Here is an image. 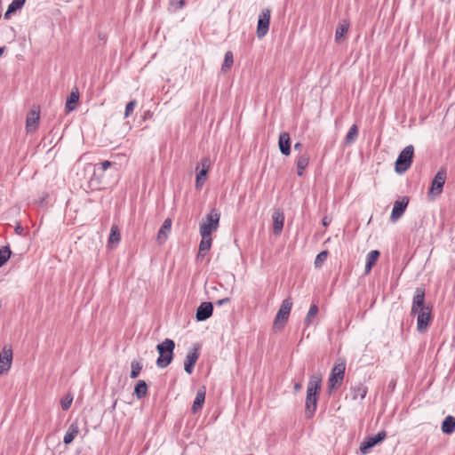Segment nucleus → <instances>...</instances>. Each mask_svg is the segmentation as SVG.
I'll use <instances>...</instances> for the list:
<instances>
[{
	"label": "nucleus",
	"instance_id": "nucleus-1",
	"mask_svg": "<svg viewBox=\"0 0 455 455\" xmlns=\"http://www.w3.org/2000/svg\"><path fill=\"white\" fill-rule=\"evenodd\" d=\"M322 380L323 379L320 373L314 374L309 378L305 403V415L307 419H311L316 411L317 395L322 388Z\"/></svg>",
	"mask_w": 455,
	"mask_h": 455
},
{
	"label": "nucleus",
	"instance_id": "nucleus-2",
	"mask_svg": "<svg viewBox=\"0 0 455 455\" xmlns=\"http://www.w3.org/2000/svg\"><path fill=\"white\" fill-rule=\"evenodd\" d=\"M175 348V342L171 339H165L163 342L156 346V350L159 354L156 359V365L161 368H166L173 360V350Z\"/></svg>",
	"mask_w": 455,
	"mask_h": 455
},
{
	"label": "nucleus",
	"instance_id": "nucleus-3",
	"mask_svg": "<svg viewBox=\"0 0 455 455\" xmlns=\"http://www.w3.org/2000/svg\"><path fill=\"white\" fill-rule=\"evenodd\" d=\"M220 210L213 208L211 212L205 215L200 224L199 232L200 235L207 236L212 235V232L216 231L220 226Z\"/></svg>",
	"mask_w": 455,
	"mask_h": 455
},
{
	"label": "nucleus",
	"instance_id": "nucleus-4",
	"mask_svg": "<svg viewBox=\"0 0 455 455\" xmlns=\"http://www.w3.org/2000/svg\"><path fill=\"white\" fill-rule=\"evenodd\" d=\"M414 156V147L409 145L405 147L398 155L395 164V171L398 174L404 173L411 165Z\"/></svg>",
	"mask_w": 455,
	"mask_h": 455
},
{
	"label": "nucleus",
	"instance_id": "nucleus-5",
	"mask_svg": "<svg viewBox=\"0 0 455 455\" xmlns=\"http://www.w3.org/2000/svg\"><path fill=\"white\" fill-rule=\"evenodd\" d=\"M345 371L346 363L344 361H340L334 364L328 379V391L330 394L341 386L345 375Z\"/></svg>",
	"mask_w": 455,
	"mask_h": 455
},
{
	"label": "nucleus",
	"instance_id": "nucleus-6",
	"mask_svg": "<svg viewBox=\"0 0 455 455\" xmlns=\"http://www.w3.org/2000/svg\"><path fill=\"white\" fill-rule=\"evenodd\" d=\"M426 292L422 287L416 288L412 298L411 315H415L417 312H421L432 308V306L425 302Z\"/></svg>",
	"mask_w": 455,
	"mask_h": 455
},
{
	"label": "nucleus",
	"instance_id": "nucleus-7",
	"mask_svg": "<svg viewBox=\"0 0 455 455\" xmlns=\"http://www.w3.org/2000/svg\"><path fill=\"white\" fill-rule=\"evenodd\" d=\"M292 307V301L290 298L283 300L281 307L275 315L274 321V328L281 330L284 326V323L288 320L291 309Z\"/></svg>",
	"mask_w": 455,
	"mask_h": 455
},
{
	"label": "nucleus",
	"instance_id": "nucleus-8",
	"mask_svg": "<svg viewBox=\"0 0 455 455\" xmlns=\"http://www.w3.org/2000/svg\"><path fill=\"white\" fill-rule=\"evenodd\" d=\"M270 10L264 9L259 15L258 25H257V36L259 38L264 37L269 29L270 24Z\"/></svg>",
	"mask_w": 455,
	"mask_h": 455
},
{
	"label": "nucleus",
	"instance_id": "nucleus-9",
	"mask_svg": "<svg viewBox=\"0 0 455 455\" xmlns=\"http://www.w3.org/2000/svg\"><path fill=\"white\" fill-rule=\"evenodd\" d=\"M447 178V172L444 168H441L437 173L435 174L434 180H432V185L430 188V193L435 196H439L443 192V188Z\"/></svg>",
	"mask_w": 455,
	"mask_h": 455
},
{
	"label": "nucleus",
	"instance_id": "nucleus-10",
	"mask_svg": "<svg viewBox=\"0 0 455 455\" xmlns=\"http://www.w3.org/2000/svg\"><path fill=\"white\" fill-rule=\"evenodd\" d=\"M415 315H417V331L419 333H425L432 322V308L417 312Z\"/></svg>",
	"mask_w": 455,
	"mask_h": 455
},
{
	"label": "nucleus",
	"instance_id": "nucleus-11",
	"mask_svg": "<svg viewBox=\"0 0 455 455\" xmlns=\"http://www.w3.org/2000/svg\"><path fill=\"white\" fill-rule=\"evenodd\" d=\"M387 436L385 431H380L373 436H369L360 444V451L363 454H367L371 448L382 442Z\"/></svg>",
	"mask_w": 455,
	"mask_h": 455
},
{
	"label": "nucleus",
	"instance_id": "nucleus-12",
	"mask_svg": "<svg viewBox=\"0 0 455 455\" xmlns=\"http://www.w3.org/2000/svg\"><path fill=\"white\" fill-rule=\"evenodd\" d=\"M209 167H210V158L209 157L202 158L199 165L196 168V170L201 168L200 171L196 173V188L197 189H200L203 187V185L204 184V182L206 180L207 172L209 171Z\"/></svg>",
	"mask_w": 455,
	"mask_h": 455
},
{
	"label": "nucleus",
	"instance_id": "nucleus-13",
	"mask_svg": "<svg viewBox=\"0 0 455 455\" xmlns=\"http://www.w3.org/2000/svg\"><path fill=\"white\" fill-rule=\"evenodd\" d=\"M12 363V350L4 347L0 352V376L8 372Z\"/></svg>",
	"mask_w": 455,
	"mask_h": 455
},
{
	"label": "nucleus",
	"instance_id": "nucleus-14",
	"mask_svg": "<svg viewBox=\"0 0 455 455\" xmlns=\"http://www.w3.org/2000/svg\"><path fill=\"white\" fill-rule=\"evenodd\" d=\"M199 349L200 346L198 344L194 345L192 351L185 358L184 370L188 374H191L194 371V367L200 356Z\"/></svg>",
	"mask_w": 455,
	"mask_h": 455
},
{
	"label": "nucleus",
	"instance_id": "nucleus-15",
	"mask_svg": "<svg viewBox=\"0 0 455 455\" xmlns=\"http://www.w3.org/2000/svg\"><path fill=\"white\" fill-rule=\"evenodd\" d=\"M409 204V198L406 196H403L402 200H397L395 202L392 212L390 215V220L392 222H395L397 220H399L403 214L404 213L407 205Z\"/></svg>",
	"mask_w": 455,
	"mask_h": 455
},
{
	"label": "nucleus",
	"instance_id": "nucleus-16",
	"mask_svg": "<svg viewBox=\"0 0 455 455\" xmlns=\"http://www.w3.org/2000/svg\"><path fill=\"white\" fill-rule=\"evenodd\" d=\"M213 305L212 302H202L196 309V318L198 322L207 320L212 315Z\"/></svg>",
	"mask_w": 455,
	"mask_h": 455
},
{
	"label": "nucleus",
	"instance_id": "nucleus-17",
	"mask_svg": "<svg viewBox=\"0 0 455 455\" xmlns=\"http://www.w3.org/2000/svg\"><path fill=\"white\" fill-rule=\"evenodd\" d=\"M201 235L202 239H201V242L199 244L198 253L196 255L197 261L203 260L204 256L210 251V249L212 247V235H210V236H207L204 235Z\"/></svg>",
	"mask_w": 455,
	"mask_h": 455
},
{
	"label": "nucleus",
	"instance_id": "nucleus-18",
	"mask_svg": "<svg viewBox=\"0 0 455 455\" xmlns=\"http://www.w3.org/2000/svg\"><path fill=\"white\" fill-rule=\"evenodd\" d=\"M278 147L283 156L291 155V138L286 132H281L278 138Z\"/></svg>",
	"mask_w": 455,
	"mask_h": 455
},
{
	"label": "nucleus",
	"instance_id": "nucleus-19",
	"mask_svg": "<svg viewBox=\"0 0 455 455\" xmlns=\"http://www.w3.org/2000/svg\"><path fill=\"white\" fill-rule=\"evenodd\" d=\"M273 219V232L275 235H280L282 233L283 223H284V214L281 210H276L272 214Z\"/></svg>",
	"mask_w": 455,
	"mask_h": 455
},
{
	"label": "nucleus",
	"instance_id": "nucleus-20",
	"mask_svg": "<svg viewBox=\"0 0 455 455\" xmlns=\"http://www.w3.org/2000/svg\"><path fill=\"white\" fill-rule=\"evenodd\" d=\"M39 118V111L34 109L29 111L26 119V131L28 133L34 132L37 128Z\"/></svg>",
	"mask_w": 455,
	"mask_h": 455
},
{
	"label": "nucleus",
	"instance_id": "nucleus-21",
	"mask_svg": "<svg viewBox=\"0 0 455 455\" xmlns=\"http://www.w3.org/2000/svg\"><path fill=\"white\" fill-rule=\"evenodd\" d=\"M310 156L307 153L300 154L296 158L297 175L302 176L305 169L307 167Z\"/></svg>",
	"mask_w": 455,
	"mask_h": 455
},
{
	"label": "nucleus",
	"instance_id": "nucleus-22",
	"mask_svg": "<svg viewBox=\"0 0 455 455\" xmlns=\"http://www.w3.org/2000/svg\"><path fill=\"white\" fill-rule=\"evenodd\" d=\"M205 387H202L197 390L196 398L191 408L193 413H196L198 411L202 409L205 400Z\"/></svg>",
	"mask_w": 455,
	"mask_h": 455
},
{
	"label": "nucleus",
	"instance_id": "nucleus-23",
	"mask_svg": "<svg viewBox=\"0 0 455 455\" xmlns=\"http://www.w3.org/2000/svg\"><path fill=\"white\" fill-rule=\"evenodd\" d=\"M171 228H172V220L168 218L164 221L160 229L158 230V233H157L158 243L162 244L167 240L168 233L171 231Z\"/></svg>",
	"mask_w": 455,
	"mask_h": 455
},
{
	"label": "nucleus",
	"instance_id": "nucleus-24",
	"mask_svg": "<svg viewBox=\"0 0 455 455\" xmlns=\"http://www.w3.org/2000/svg\"><path fill=\"white\" fill-rule=\"evenodd\" d=\"M78 100H79V92L76 88L75 90H73L71 92V93L69 94V96L67 99L66 105H65L66 112L68 113V112L75 110L76 108V104L78 103Z\"/></svg>",
	"mask_w": 455,
	"mask_h": 455
},
{
	"label": "nucleus",
	"instance_id": "nucleus-25",
	"mask_svg": "<svg viewBox=\"0 0 455 455\" xmlns=\"http://www.w3.org/2000/svg\"><path fill=\"white\" fill-rule=\"evenodd\" d=\"M379 251L378 250L371 251L366 256V264H365V275L369 274L372 268V267L376 264L379 257Z\"/></svg>",
	"mask_w": 455,
	"mask_h": 455
},
{
	"label": "nucleus",
	"instance_id": "nucleus-26",
	"mask_svg": "<svg viewBox=\"0 0 455 455\" xmlns=\"http://www.w3.org/2000/svg\"><path fill=\"white\" fill-rule=\"evenodd\" d=\"M441 429H442L443 433H444L446 435H451L452 433H454L455 432V417L451 416V415L445 417V419H443V421L442 423Z\"/></svg>",
	"mask_w": 455,
	"mask_h": 455
},
{
	"label": "nucleus",
	"instance_id": "nucleus-27",
	"mask_svg": "<svg viewBox=\"0 0 455 455\" xmlns=\"http://www.w3.org/2000/svg\"><path fill=\"white\" fill-rule=\"evenodd\" d=\"M351 391L354 400L357 399L358 397L360 399H363L368 392V387L363 383H358L351 388Z\"/></svg>",
	"mask_w": 455,
	"mask_h": 455
},
{
	"label": "nucleus",
	"instance_id": "nucleus-28",
	"mask_svg": "<svg viewBox=\"0 0 455 455\" xmlns=\"http://www.w3.org/2000/svg\"><path fill=\"white\" fill-rule=\"evenodd\" d=\"M79 433V428L77 427V425L76 424H71L66 433V435H64V438H63V443L65 444H69L73 442V440L76 438V436L78 435Z\"/></svg>",
	"mask_w": 455,
	"mask_h": 455
},
{
	"label": "nucleus",
	"instance_id": "nucleus-29",
	"mask_svg": "<svg viewBox=\"0 0 455 455\" xmlns=\"http://www.w3.org/2000/svg\"><path fill=\"white\" fill-rule=\"evenodd\" d=\"M121 240V235L119 228L116 225H112L110 228V235L108 238V245L113 247V245H117Z\"/></svg>",
	"mask_w": 455,
	"mask_h": 455
},
{
	"label": "nucleus",
	"instance_id": "nucleus-30",
	"mask_svg": "<svg viewBox=\"0 0 455 455\" xmlns=\"http://www.w3.org/2000/svg\"><path fill=\"white\" fill-rule=\"evenodd\" d=\"M148 394V385L145 380H139L134 387V395L138 399L144 398Z\"/></svg>",
	"mask_w": 455,
	"mask_h": 455
},
{
	"label": "nucleus",
	"instance_id": "nucleus-31",
	"mask_svg": "<svg viewBox=\"0 0 455 455\" xmlns=\"http://www.w3.org/2000/svg\"><path fill=\"white\" fill-rule=\"evenodd\" d=\"M349 28V22L344 20L342 23H339L335 31V40L336 42H339L345 35L347 33Z\"/></svg>",
	"mask_w": 455,
	"mask_h": 455
},
{
	"label": "nucleus",
	"instance_id": "nucleus-32",
	"mask_svg": "<svg viewBox=\"0 0 455 455\" xmlns=\"http://www.w3.org/2000/svg\"><path fill=\"white\" fill-rule=\"evenodd\" d=\"M357 137H358V127L356 124H353L349 128V130L345 137L346 145H351L352 143H354L356 140Z\"/></svg>",
	"mask_w": 455,
	"mask_h": 455
},
{
	"label": "nucleus",
	"instance_id": "nucleus-33",
	"mask_svg": "<svg viewBox=\"0 0 455 455\" xmlns=\"http://www.w3.org/2000/svg\"><path fill=\"white\" fill-rule=\"evenodd\" d=\"M103 173L100 171H97L96 167H93V173L89 180V184L91 187H99L102 184Z\"/></svg>",
	"mask_w": 455,
	"mask_h": 455
},
{
	"label": "nucleus",
	"instance_id": "nucleus-34",
	"mask_svg": "<svg viewBox=\"0 0 455 455\" xmlns=\"http://www.w3.org/2000/svg\"><path fill=\"white\" fill-rule=\"evenodd\" d=\"M318 306L316 304H312L309 307V310L305 317L304 323L307 326H309L313 321V319L316 316L318 313Z\"/></svg>",
	"mask_w": 455,
	"mask_h": 455
},
{
	"label": "nucleus",
	"instance_id": "nucleus-35",
	"mask_svg": "<svg viewBox=\"0 0 455 455\" xmlns=\"http://www.w3.org/2000/svg\"><path fill=\"white\" fill-rule=\"evenodd\" d=\"M233 63H234V56H233V52H230V51H228L226 53H225V57H224V61H223V64H222V67H221V70L222 72H227L228 69L231 68V67L233 66Z\"/></svg>",
	"mask_w": 455,
	"mask_h": 455
},
{
	"label": "nucleus",
	"instance_id": "nucleus-36",
	"mask_svg": "<svg viewBox=\"0 0 455 455\" xmlns=\"http://www.w3.org/2000/svg\"><path fill=\"white\" fill-rule=\"evenodd\" d=\"M142 363L140 362V361H137V360H133L132 361L131 363V373H130V377L132 379H136L138 378V376L140 375L141 370H142Z\"/></svg>",
	"mask_w": 455,
	"mask_h": 455
},
{
	"label": "nucleus",
	"instance_id": "nucleus-37",
	"mask_svg": "<svg viewBox=\"0 0 455 455\" xmlns=\"http://www.w3.org/2000/svg\"><path fill=\"white\" fill-rule=\"evenodd\" d=\"M12 255V251L9 246H4L0 249V267L5 264Z\"/></svg>",
	"mask_w": 455,
	"mask_h": 455
},
{
	"label": "nucleus",
	"instance_id": "nucleus-38",
	"mask_svg": "<svg viewBox=\"0 0 455 455\" xmlns=\"http://www.w3.org/2000/svg\"><path fill=\"white\" fill-rule=\"evenodd\" d=\"M328 257V251H322L317 254L315 259V267H321L324 261L327 259Z\"/></svg>",
	"mask_w": 455,
	"mask_h": 455
},
{
	"label": "nucleus",
	"instance_id": "nucleus-39",
	"mask_svg": "<svg viewBox=\"0 0 455 455\" xmlns=\"http://www.w3.org/2000/svg\"><path fill=\"white\" fill-rule=\"evenodd\" d=\"M25 2L26 0H12L8 6L9 12H15L20 10L25 4Z\"/></svg>",
	"mask_w": 455,
	"mask_h": 455
},
{
	"label": "nucleus",
	"instance_id": "nucleus-40",
	"mask_svg": "<svg viewBox=\"0 0 455 455\" xmlns=\"http://www.w3.org/2000/svg\"><path fill=\"white\" fill-rule=\"evenodd\" d=\"M185 4H186L185 0H177V1L172 0L170 2V7L168 10L172 12H174L179 9H182L185 6Z\"/></svg>",
	"mask_w": 455,
	"mask_h": 455
},
{
	"label": "nucleus",
	"instance_id": "nucleus-41",
	"mask_svg": "<svg viewBox=\"0 0 455 455\" xmlns=\"http://www.w3.org/2000/svg\"><path fill=\"white\" fill-rule=\"evenodd\" d=\"M136 106H137L136 100H132L126 104L125 110H124V118H127L132 115V113L134 111V108Z\"/></svg>",
	"mask_w": 455,
	"mask_h": 455
},
{
	"label": "nucleus",
	"instance_id": "nucleus-42",
	"mask_svg": "<svg viewBox=\"0 0 455 455\" xmlns=\"http://www.w3.org/2000/svg\"><path fill=\"white\" fill-rule=\"evenodd\" d=\"M73 402V397L70 395H67L61 399L60 404L63 411H67L70 408Z\"/></svg>",
	"mask_w": 455,
	"mask_h": 455
},
{
	"label": "nucleus",
	"instance_id": "nucleus-43",
	"mask_svg": "<svg viewBox=\"0 0 455 455\" xmlns=\"http://www.w3.org/2000/svg\"><path fill=\"white\" fill-rule=\"evenodd\" d=\"M113 164H114V163L106 160L100 164H94L93 167H96L97 171H100V172H104L108 168L111 167Z\"/></svg>",
	"mask_w": 455,
	"mask_h": 455
},
{
	"label": "nucleus",
	"instance_id": "nucleus-44",
	"mask_svg": "<svg viewBox=\"0 0 455 455\" xmlns=\"http://www.w3.org/2000/svg\"><path fill=\"white\" fill-rule=\"evenodd\" d=\"M14 231L17 235H20L23 234L24 228L20 223H18L17 226L15 227Z\"/></svg>",
	"mask_w": 455,
	"mask_h": 455
},
{
	"label": "nucleus",
	"instance_id": "nucleus-45",
	"mask_svg": "<svg viewBox=\"0 0 455 455\" xmlns=\"http://www.w3.org/2000/svg\"><path fill=\"white\" fill-rule=\"evenodd\" d=\"M229 301H230V298L227 297V298H224V299H219V300L216 302V304H217L218 306H221V305H224V304H226V303L229 302Z\"/></svg>",
	"mask_w": 455,
	"mask_h": 455
},
{
	"label": "nucleus",
	"instance_id": "nucleus-46",
	"mask_svg": "<svg viewBox=\"0 0 455 455\" xmlns=\"http://www.w3.org/2000/svg\"><path fill=\"white\" fill-rule=\"evenodd\" d=\"M302 388V384L300 382H296L293 385V390L295 393L299 392Z\"/></svg>",
	"mask_w": 455,
	"mask_h": 455
},
{
	"label": "nucleus",
	"instance_id": "nucleus-47",
	"mask_svg": "<svg viewBox=\"0 0 455 455\" xmlns=\"http://www.w3.org/2000/svg\"><path fill=\"white\" fill-rule=\"evenodd\" d=\"M395 387V380H391L388 384V388L391 389V390H394Z\"/></svg>",
	"mask_w": 455,
	"mask_h": 455
},
{
	"label": "nucleus",
	"instance_id": "nucleus-48",
	"mask_svg": "<svg viewBox=\"0 0 455 455\" xmlns=\"http://www.w3.org/2000/svg\"><path fill=\"white\" fill-rule=\"evenodd\" d=\"M301 148H302V144L300 142L295 143V145H294L295 150H300Z\"/></svg>",
	"mask_w": 455,
	"mask_h": 455
},
{
	"label": "nucleus",
	"instance_id": "nucleus-49",
	"mask_svg": "<svg viewBox=\"0 0 455 455\" xmlns=\"http://www.w3.org/2000/svg\"><path fill=\"white\" fill-rule=\"evenodd\" d=\"M12 12H9V8H7V11L5 12L4 13V18L5 19H9L10 15L12 14Z\"/></svg>",
	"mask_w": 455,
	"mask_h": 455
},
{
	"label": "nucleus",
	"instance_id": "nucleus-50",
	"mask_svg": "<svg viewBox=\"0 0 455 455\" xmlns=\"http://www.w3.org/2000/svg\"><path fill=\"white\" fill-rule=\"evenodd\" d=\"M329 224V221L327 220V218L323 219V225L327 226Z\"/></svg>",
	"mask_w": 455,
	"mask_h": 455
},
{
	"label": "nucleus",
	"instance_id": "nucleus-51",
	"mask_svg": "<svg viewBox=\"0 0 455 455\" xmlns=\"http://www.w3.org/2000/svg\"><path fill=\"white\" fill-rule=\"evenodd\" d=\"M5 47H0V56L4 52Z\"/></svg>",
	"mask_w": 455,
	"mask_h": 455
}]
</instances>
